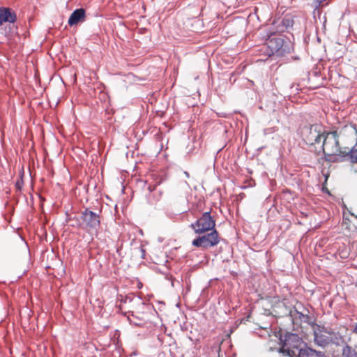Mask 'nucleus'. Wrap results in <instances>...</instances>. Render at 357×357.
Masks as SVG:
<instances>
[{"mask_svg": "<svg viewBox=\"0 0 357 357\" xmlns=\"http://www.w3.org/2000/svg\"><path fill=\"white\" fill-rule=\"evenodd\" d=\"M274 337L275 341L278 342L279 340L282 344L279 351L290 357H325L321 352L310 348H302V340L296 334L287 333L284 339L282 335L278 338L277 335H274Z\"/></svg>", "mask_w": 357, "mask_h": 357, "instance_id": "f257e3e1", "label": "nucleus"}, {"mask_svg": "<svg viewBox=\"0 0 357 357\" xmlns=\"http://www.w3.org/2000/svg\"><path fill=\"white\" fill-rule=\"evenodd\" d=\"M321 147L324 154L328 156H337L341 153L347 154L348 153L351 154V149L349 148H344V150H342L339 144L337 132H330L324 135L321 139Z\"/></svg>", "mask_w": 357, "mask_h": 357, "instance_id": "f03ea898", "label": "nucleus"}, {"mask_svg": "<svg viewBox=\"0 0 357 357\" xmlns=\"http://www.w3.org/2000/svg\"><path fill=\"white\" fill-rule=\"evenodd\" d=\"M215 222L209 212H205L195 222L190 225L196 234H203L213 229Z\"/></svg>", "mask_w": 357, "mask_h": 357, "instance_id": "7ed1b4c3", "label": "nucleus"}, {"mask_svg": "<svg viewBox=\"0 0 357 357\" xmlns=\"http://www.w3.org/2000/svg\"><path fill=\"white\" fill-rule=\"evenodd\" d=\"M314 340L320 347H325L333 341V333L326 328L317 325L313 326Z\"/></svg>", "mask_w": 357, "mask_h": 357, "instance_id": "20e7f679", "label": "nucleus"}, {"mask_svg": "<svg viewBox=\"0 0 357 357\" xmlns=\"http://www.w3.org/2000/svg\"><path fill=\"white\" fill-rule=\"evenodd\" d=\"M219 236L216 230H213L211 233L199 236L192 241V245L196 247L208 248L213 247L219 243Z\"/></svg>", "mask_w": 357, "mask_h": 357, "instance_id": "39448f33", "label": "nucleus"}, {"mask_svg": "<svg viewBox=\"0 0 357 357\" xmlns=\"http://www.w3.org/2000/svg\"><path fill=\"white\" fill-rule=\"evenodd\" d=\"M81 219L83 227L86 229H96L100 225L99 215L87 208L82 213Z\"/></svg>", "mask_w": 357, "mask_h": 357, "instance_id": "423d86ee", "label": "nucleus"}, {"mask_svg": "<svg viewBox=\"0 0 357 357\" xmlns=\"http://www.w3.org/2000/svg\"><path fill=\"white\" fill-rule=\"evenodd\" d=\"M306 143L310 145L321 144L324 134L321 133L317 126H312L303 131Z\"/></svg>", "mask_w": 357, "mask_h": 357, "instance_id": "0eeeda50", "label": "nucleus"}, {"mask_svg": "<svg viewBox=\"0 0 357 357\" xmlns=\"http://www.w3.org/2000/svg\"><path fill=\"white\" fill-rule=\"evenodd\" d=\"M16 20V15L9 8H0V26L4 22L13 23Z\"/></svg>", "mask_w": 357, "mask_h": 357, "instance_id": "6e6552de", "label": "nucleus"}, {"mask_svg": "<svg viewBox=\"0 0 357 357\" xmlns=\"http://www.w3.org/2000/svg\"><path fill=\"white\" fill-rule=\"evenodd\" d=\"M85 19V10L83 8L76 9L73 12L68 19V24L74 26Z\"/></svg>", "mask_w": 357, "mask_h": 357, "instance_id": "1a4fd4ad", "label": "nucleus"}, {"mask_svg": "<svg viewBox=\"0 0 357 357\" xmlns=\"http://www.w3.org/2000/svg\"><path fill=\"white\" fill-rule=\"evenodd\" d=\"M282 45V40L278 38L271 39L268 41V46L273 49V51H278Z\"/></svg>", "mask_w": 357, "mask_h": 357, "instance_id": "9d476101", "label": "nucleus"}, {"mask_svg": "<svg viewBox=\"0 0 357 357\" xmlns=\"http://www.w3.org/2000/svg\"><path fill=\"white\" fill-rule=\"evenodd\" d=\"M342 355L345 357H357V352L351 347L346 346L342 350Z\"/></svg>", "mask_w": 357, "mask_h": 357, "instance_id": "9b49d317", "label": "nucleus"}, {"mask_svg": "<svg viewBox=\"0 0 357 357\" xmlns=\"http://www.w3.org/2000/svg\"><path fill=\"white\" fill-rule=\"evenodd\" d=\"M351 158L354 162H357V143L351 149Z\"/></svg>", "mask_w": 357, "mask_h": 357, "instance_id": "f8f14e48", "label": "nucleus"}, {"mask_svg": "<svg viewBox=\"0 0 357 357\" xmlns=\"http://www.w3.org/2000/svg\"><path fill=\"white\" fill-rule=\"evenodd\" d=\"M354 332L357 334V324L354 326Z\"/></svg>", "mask_w": 357, "mask_h": 357, "instance_id": "ddd939ff", "label": "nucleus"}, {"mask_svg": "<svg viewBox=\"0 0 357 357\" xmlns=\"http://www.w3.org/2000/svg\"><path fill=\"white\" fill-rule=\"evenodd\" d=\"M324 0H320L319 1V4H321Z\"/></svg>", "mask_w": 357, "mask_h": 357, "instance_id": "4468645a", "label": "nucleus"}, {"mask_svg": "<svg viewBox=\"0 0 357 357\" xmlns=\"http://www.w3.org/2000/svg\"><path fill=\"white\" fill-rule=\"evenodd\" d=\"M185 176H188V174L187 172H185Z\"/></svg>", "mask_w": 357, "mask_h": 357, "instance_id": "2eb2a0df", "label": "nucleus"}]
</instances>
